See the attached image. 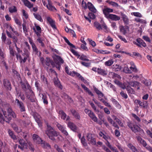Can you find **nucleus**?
Here are the masks:
<instances>
[{
	"instance_id": "b1692460",
	"label": "nucleus",
	"mask_w": 152,
	"mask_h": 152,
	"mask_svg": "<svg viewBox=\"0 0 152 152\" xmlns=\"http://www.w3.org/2000/svg\"><path fill=\"white\" fill-rule=\"evenodd\" d=\"M137 42L136 44L138 47H145L146 46V44L145 42L140 39H137Z\"/></svg>"
},
{
	"instance_id": "3c124183",
	"label": "nucleus",
	"mask_w": 152,
	"mask_h": 152,
	"mask_svg": "<svg viewBox=\"0 0 152 152\" xmlns=\"http://www.w3.org/2000/svg\"><path fill=\"white\" fill-rule=\"evenodd\" d=\"M5 56V55L4 52H2L0 48V58L1 60H4Z\"/></svg>"
},
{
	"instance_id": "37998d69",
	"label": "nucleus",
	"mask_w": 152,
	"mask_h": 152,
	"mask_svg": "<svg viewBox=\"0 0 152 152\" xmlns=\"http://www.w3.org/2000/svg\"><path fill=\"white\" fill-rule=\"evenodd\" d=\"M19 142V144L21 145L23 147H26L27 146V144L26 143L25 141L23 139H20Z\"/></svg>"
},
{
	"instance_id": "13d9d810",
	"label": "nucleus",
	"mask_w": 152,
	"mask_h": 152,
	"mask_svg": "<svg viewBox=\"0 0 152 152\" xmlns=\"http://www.w3.org/2000/svg\"><path fill=\"white\" fill-rule=\"evenodd\" d=\"M6 32L7 36L10 38H12L13 39H15V38H17L15 36H12L10 32L7 30L6 31Z\"/></svg>"
},
{
	"instance_id": "5701e85b",
	"label": "nucleus",
	"mask_w": 152,
	"mask_h": 152,
	"mask_svg": "<svg viewBox=\"0 0 152 152\" xmlns=\"http://www.w3.org/2000/svg\"><path fill=\"white\" fill-rule=\"evenodd\" d=\"M88 140L90 143L92 145H95L96 144V141L95 138L91 136L87 135V136Z\"/></svg>"
},
{
	"instance_id": "c03bdc74",
	"label": "nucleus",
	"mask_w": 152,
	"mask_h": 152,
	"mask_svg": "<svg viewBox=\"0 0 152 152\" xmlns=\"http://www.w3.org/2000/svg\"><path fill=\"white\" fill-rule=\"evenodd\" d=\"M70 50L71 52L73 53V54L74 55L77 56V57L78 58H79L80 57V55L79 54L78 52L73 49L72 48H70Z\"/></svg>"
},
{
	"instance_id": "bf43d9fd",
	"label": "nucleus",
	"mask_w": 152,
	"mask_h": 152,
	"mask_svg": "<svg viewBox=\"0 0 152 152\" xmlns=\"http://www.w3.org/2000/svg\"><path fill=\"white\" fill-rule=\"evenodd\" d=\"M120 94L121 96L124 98L126 99L128 98L127 94L126 93H124L123 91H122Z\"/></svg>"
},
{
	"instance_id": "cd10ccee",
	"label": "nucleus",
	"mask_w": 152,
	"mask_h": 152,
	"mask_svg": "<svg viewBox=\"0 0 152 152\" xmlns=\"http://www.w3.org/2000/svg\"><path fill=\"white\" fill-rule=\"evenodd\" d=\"M136 138L137 139L138 142L142 144L143 147H145L146 148V147L147 146V144L146 141L143 140L140 136L137 137Z\"/></svg>"
},
{
	"instance_id": "f8f14e48",
	"label": "nucleus",
	"mask_w": 152,
	"mask_h": 152,
	"mask_svg": "<svg viewBox=\"0 0 152 152\" xmlns=\"http://www.w3.org/2000/svg\"><path fill=\"white\" fill-rule=\"evenodd\" d=\"M15 103L20 109V112L26 111L25 106L22 102L20 101L18 99H16L15 100Z\"/></svg>"
},
{
	"instance_id": "6e6d98bb",
	"label": "nucleus",
	"mask_w": 152,
	"mask_h": 152,
	"mask_svg": "<svg viewBox=\"0 0 152 152\" xmlns=\"http://www.w3.org/2000/svg\"><path fill=\"white\" fill-rule=\"evenodd\" d=\"M126 90L128 93L132 94L134 92V90L130 87H127Z\"/></svg>"
},
{
	"instance_id": "79ce46f5",
	"label": "nucleus",
	"mask_w": 152,
	"mask_h": 152,
	"mask_svg": "<svg viewBox=\"0 0 152 152\" xmlns=\"http://www.w3.org/2000/svg\"><path fill=\"white\" fill-rule=\"evenodd\" d=\"M33 15L35 18L40 22H42L43 20L41 16L38 14L34 13Z\"/></svg>"
},
{
	"instance_id": "6e6552de",
	"label": "nucleus",
	"mask_w": 152,
	"mask_h": 152,
	"mask_svg": "<svg viewBox=\"0 0 152 152\" xmlns=\"http://www.w3.org/2000/svg\"><path fill=\"white\" fill-rule=\"evenodd\" d=\"M30 92L26 91L25 95L26 98L29 99L32 102H35L36 101V98L34 95V94L31 89V90H29Z\"/></svg>"
},
{
	"instance_id": "338daca9",
	"label": "nucleus",
	"mask_w": 152,
	"mask_h": 152,
	"mask_svg": "<svg viewBox=\"0 0 152 152\" xmlns=\"http://www.w3.org/2000/svg\"><path fill=\"white\" fill-rule=\"evenodd\" d=\"M6 37L5 34L4 33L2 34L1 39L2 41L4 42H5L6 40Z\"/></svg>"
},
{
	"instance_id": "39448f33",
	"label": "nucleus",
	"mask_w": 152,
	"mask_h": 152,
	"mask_svg": "<svg viewBox=\"0 0 152 152\" xmlns=\"http://www.w3.org/2000/svg\"><path fill=\"white\" fill-rule=\"evenodd\" d=\"M119 48H116V50L115 52L118 53H125L126 54L130 56L133 57V58H137L139 59H141L142 58V56L139 53L137 52H132V53H130L124 51H122L121 50L118 49Z\"/></svg>"
},
{
	"instance_id": "393cba45",
	"label": "nucleus",
	"mask_w": 152,
	"mask_h": 152,
	"mask_svg": "<svg viewBox=\"0 0 152 152\" xmlns=\"http://www.w3.org/2000/svg\"><path fill=\"white\" fill-rule=\"evenodd\" d=\"M47 21L49 23L52 28L53 29H56V28L55 24V21L50 16H47L46 18Z\"/></svg>"
},
{
	"instance_id": "2eb2a0df",
	"label": "nucleus",
	"mask_w": 152,
	"mask_h": 152,
	"mask_svg": "<svg viewBox=\"0 0 152 152\" xmlns=\"http://www.w3.org/2000/svg\"><path fill=\"white\" fill-rule=\"evenodd\" d=\"M3 85L4 87L7 89L11 90V85L10 81L7 79H4L3 80Z\"/></svg>"
},
{
	"instance_id": "aec40b11",
	"label": "nucleus",
	"mask_w": 152,
	"mask_h": 152,
	"mask_svg": "<svg viewBox=\"0 0 152 152\" xmlns=\"http://www.w3.org/2000/svg\"><path fill=\"white\" fill-rule=\"evenodd\" d=\"M70 111L72 114L75 118L79 120L80 119V115L77 111L74 109L70 110Z\"/></svg>"
},
{
	"instance_id": "864d4df0",
	"label": "nucleus",
	"mask_w": 152,
	"mask_h": 152,
	"mask_svg": "<svg viewBox=\"0 0 152 152\" xmlns=\"http://www.w3.org/2000/svg\"><path fill=\"white\" fill-rule=\"evenodd\" d=\"M88 40L89 42V44L91 45L92 47H94L96 46V44L94 41H93L92 39L89 38L88 39Z\"/></svg>"
},
{
	"instance_id": "ddd939ff",
	"label": "nucleus",
	"mask_w": 152,
	"mask_h": 152,
	"mask_svg": "<svg viewBox=\"0 0 152 152\" xmlns=\"http://www.w3.org/2000/svg\"><path fill=\"white\" fill-rule=\"evenodd\" d=\"M67 74L72 77L76 76L78 77L81 80H84V78L80 74L75 71L69 72L67 69Z\"/></svg>"
},
{
	"instance_id": "4d7b16f0",
	"label": "nucleus",
	"mask_w": 152,
	"mask_h": 152,
	"mask_svg": "<svg viewBox=\"0 0 152 152\" xmlns=\"http://www.w3.org/2000/svg\"><path fill=\"white\" fill-rule=\"evenodd\" d=\"M54 148L58 151V152H64L56 144H55L54 146Z\"/></svg>"
},
{
	"instance_id": "bb28decb",
	"label": "nucleus",
	"mask_w": 152,
	"mask_h": 152,
	"mask_svg": "<svg viewBox=\"0 0 152 152\" xmlns=\"http://www.w3.org/2000/svg\"><path fill=\"white\" fill-rule=\"evenodd\" d=\"M56 125L57 128L62 132L66 135V131L65 130L66 128L64 127L63 125L59 123H57Z\"/></svg>"
},
{
	"instance_id": "f03ea898",
	"label": "nucleus",
	"mask_w": 152,
	"mask_h": 152,
	"mask_svg": "<svg viewBox=\"0 0 152 152\" xmlns=\"http://www.w3.org/2000/svg\"><path fill=\"white\" fill-rule=\"evenodd\" d=\"M18 53L16 54V58L19 61L20 64L24 63L26 60L29 58V53L28 51L26 50V48L23 49L24 52L22 54V56L20 55V53L22 52L20 50V48H17V49Z\"/></svg>"
},
{
	"instance_id": "f3484780",
	"label": "nucleus",
	"mask_w": 152,
	"mask_h": 152,
	"mask_svg": "<svg viewBox=\"0 0 152 152\" xmlns=\"http://www.w3.org/2000/svg\"><path fill=\"white\" fill-rule=\"evenodd\" d=\"M2 106V101L0 99V122L2 124H4V119L2 114V112H3L5 109H3L1 107Z\"/></svg>"
},
{
	"instance_id": "2f4dec72",
	"label": "nucleus",
	"mask_w": 152,
	"mask_h": 152,
	"mask_svg": "<svg viewBox=\"0 0 152 152\" xmlns=\"http://www.w3.org/2000/svg\"><path fill=\"white\" fill-rule=\"evenodd\" d=\"M139 83L137 81H130V82L129 84L131 86L136 88L137 87V89H139L140 88L139 87Z\"/></svg>"
},
{
	"instance_id": "603ef678",
	"label": "nucleus",
	"mask_w": 152,
	"mask_h": 152,
	"mask_svg": "<svg viewBox=\"0 0 152 152\" xmlns=\"http://www.w3.org/2000/svg\"><path fill=\"white\" fill-rule=\"evenodd\" d=\"M10 53L11 56L14 57L15 55L17 53H16V51L14 50L13 48H10Z\"/></svg>"
},
{
	"instance_id": "9d476101",
	"label": "nucleus",
	"mask_w": 152,
	"mask_h": 152,
	"mask_svg": "<svg viewBox=\"0 0 152 152\" xmlns=\"http://www.w3.org/2000/svg\"><path fill=\"white\" fill-rule=\"evenodd\" d=\"M47 1L48 4L44 0H42V2L43 5L46 7L48 10L51 11L56 10L55 7L52 5V3L51 1L50 0H47Z\"/></svg>"
},
{
	"instance_id": "f704fd0d",
	"label": "nucleus",
	"mask_w": 152,
	"mask_h": 152,
	"mask_svg": "<svg viewBox=\"0 0 152 152\" xmlns=\"http://www.w3.org/2000/svg\"><path fill=\"white\" fill-rule=\"evenodd\" d=\"M127 146L133 152H139L137 149L132 144L130 143H128Z\"/></svg>"
},
{
	"instance_id": "72a5a7b5",
	"label": "nucleus",
	"mask_w": 152,
	"mask_h": 152,
	"mask_svg": "<svg viewBox=\"0 0 152 152\" xmlns=\"http://www.w3.org/2000/svg\"><path fill=\"white\" fill-rule=\"evenodd\" d=\"M42 95V99L43 101V103L45 105H47L48 104V97L45 93L41 94Z\"/></svg>"
},
{
	"instance_id": "ea45409f",
	"label": "nucleus",
	"mask_w": 152,
	"mask_h": 152,
	"mask_svg": "<svg viewBox=\"0 0 152 152\" xmlns=\"http://www.w3.org/2000/svg\"><path fill=\"white\" fill-rule=\"evenodd\" d=\"M59 114L62 119L65 120L66 118V114L62 110H60L59 112Z\"/></svg>"
},
{
	"instance_id": "5fc2aeb1",
	"label": "nucleus",
	"mask_w": 152,
	"mask_h": 152,
	"mask_svg": "<svg viewBox=\"0 0 152 152\" xmlns=\"http://www.w3.org/2000/svg\"><path fill=\"white\" fill-rule=\"evenodd\" d=\"M85 139L84 136L83 137L81 138V142L84 147H86L87 146V144L85 142Z\"/></svg>"
},
{
	"instance_id": "052dcab7",
	"label": "nucleus",
	"mask_w": 152,
	"mask_h": 152,
	"mask_svg": "<svg viewBox=\"0 0 152 152\" xmlns=\"http://www.w3.org/2000/svg\"><path fill=\"white\" fill-rule=\"evenodd\" d=\"M14 20L15 23L19 26L21 25V23L20 22L19 20L16 17L14 18Z\"/></svg>"
},
{
	"instance_id": "a18cd8bd",
	"label": "nucleus",
	"mask_w": 152,
	"mask_h": 152,
	"mask_svg": "<svg viewBox=\"0 0 152 152\" xmlns=\"http://www.w3.org/2000/svg\"><path fill=\"white\" fill-rule=\"evenodd\" d=\"M9 11L11 13L15 12L17 11V9L15 6H12L9 8Z\"/></svg>"
},
{
	"instance_id": "4468645a",
	"label": "nucleus",
	"mask_w": 152,
	"mask_h": 152,
	"mask_svg": "<svg viewBox=\"0 0 152 152\" xmlns=\"http://www.w3.org/2000/svg\"><path fill=\"white\" fill-rule=\"evenodd\" d=\"M134 103L136 104H138L141 107L143 108H147L148 107V105L147 104V102L143 101L141 102L140 100L139 99H136L134 101Z\"/></svg>"
},
{
	"instance_id": "c9c22d12",
	"label": "nucleus",
	"mask_w": 152,
	"mask_h": 152,
	"mask_svg": "<svg viewBox=\"0 0 152 152\" xmlns=\"http://www.w3.org/2000/svg\"><path fill=\"white\" fill-rule=\"evenodd\" d=\"M25 5L29 8H31L33 6V4H31L28 0H23Z\"/></svg>"
},
{
	"instance_id": "6ab92c4d",
	"label": "nucleus",
	"mask_w": 152,
	"mask_h": 152,
	"mask_svg": "<svg viewBox=\"0 0 152 152\" xmlns=\"http://www.w3.org/2000/svg\"><path fill=\"white\" fill-rule=\"evenodd\" d=\"M120 31L124 34L125 35L129 31V28L128 26H121L119 27Z\"/></svg>"
},
{
	"instance_id": "de8ad7c7",
	"label": "nucleus",
	"mask_w": 152,
	"mask_h": 152,
	"mask_svg": "<svg viewBox=\"0 0 152 152\" xmlns=\"http://www.w3.org/2000/svg\"><path fill=\"white\" fill-rule=\"evenodd\" d=\"M114 62L113 60L110 59L105 62V65L106 66H110Z\"/></svg>"
},
{
	"instance_id": "09e8293b",
	"label": "nucleus",
	"mask_w": 152,
	"mask_h": 152,
	"mask_svg": "<svg viewBox=\"0 0 152 152\" xmlns=\"http://www.w3.org/2000/svg\"><path fill=\"white\" fill-rule=\"evenodd\" d=\"M87 58V57L86 56L82 54L80 56L79 58V59L81 60L86 61H89V60Z\"/></svg>"
},
{
	"instance_id": "69168bd1",
	"label": "nucleus",
	"mask_w": 152,
	"mask_h": 152,
	"mask_svg": "<svg viewBox=\"0 0 152 152\" xmlns=\"http://www.w3.org/2000/svg\"><path fill=\"white\" fill-rule=\"evenodd\" d=\"M109 4L115 7H118L119 6V5L118 4L114 2L111 1L109 3Z\"/></svg>"
},
{
	"instance_id": "423d86ee",
	"label": "nucleus",
	"mask_w": 152,
	"mask_h": 152,
	"mask_svg": "<svg viewBox=\"0 0 152 152\" xmlns=\"http://www.w3.org/2000/svg\"><path fill=\"white\" fill-rule=\"evenodd\" d=\"M94 26L96 29L98 30H102L103 28L104 31L107 32L108 31V29L106 24L104 22L101 25L98 22L96 21L94 23Z\"/></svg>"
},
{
	"instance_id": "dca6fc26",
	"label": "nucleus",
	"mask_w": 152,
	"mask_h": 152,
	"mask_svg": "<svg viewBox=\"0 0 152 152\" xmlns=\"http://www.w3.org/2000/svg\"><path fill=\"white\" fill-rule=\"evenodd\" d=\"M102 11L104 14L105 17L107 18V17L110 14V12H113V10L105 6L104 8L103 9Z\"/></svg>"
},
{
	"instance_id": "c756f323",
	"label": "nucleus",
	"mask_w": 152,
	"mask_h": 152,
	"mask_svg": "<svg viewBox=\"0 0 152 152\" xmlns=\"http://www.w3.org/2000/svg\"><path fill=\"white\" fill-rule=\"evenodd\" d=\"M68 126L73 131L76 132L77 130V127L73 123L69 122Z\"/></svg>"
},
{
	"instance_id": "e2e57ef3",
	"label": "nucleus",
	"mask_w": 152,
	"mask_h": 152,
	"mask_svg": "<svg viewBox=\"0 0 152 152\" xmlns=\"http://www.w3.org/2000/svg\"><path fill=\"white\" fill-rule=\"evenodd\" d=\"M144 84L146 86H149L151 84V81L150 80H145L144 82Z\"/></svg>"
},
{
	"instance_id": "4c0bfd02",
	"label": "nucleus",
	"mask_w": 152,
	"mask_h": 152,
	"mask_svg": "<svg viewBox=\"0 0 152 152\" xmlns=\"http://www.w3.org/2000/svg\"><path fill=\"white\" fill-rule=\"evenodd\" d=\"M8 132L10 136L13 140H17L16 137L15 135L14 134L13 131H12L10 129H9Z\"/></svg>"
},
{
	"instance_id": "4be33fe9",
	"label": "nucleus",
	"mask_w": 152,
	"mask_h": 152,
	"mask_svg": "<svg viewBox=\"0 0 152 152\" xmlns=\"http://www.w3.org/2000/svg\"><path fill=\"white\" fill-rule=\"evenodd\" d=\"M121 18L123 21L124 23L126 24H129V19L127 16L124 13L121 12Z\"/></svg>"
},
{
	"instance_id": "20e7f679",
	"label": "nucleus",
	"mask_w": 152,
	"mask_h": 152,
	"mask_svg": "<svg viewBox=\"0 0 152 152\" xmlns=\"http://www.w3.org/2000/svg\"><path fill=\"white\" fill-rule=\"evenodd\" d=\"M2 113L5 117V119L4 118V121L7 123H9L12 119V116L13 118L16 117L15 114L12 112V109L7 107L5 109Z\"/></svg>"
},
{
	"instance_id": "e433bc0d",
	"label": "nucleus",
	"mask_w": 152,
	"mask_h": 152,
	"mask_svg": "<svg viewBox=\"0 0 152 152\" xmlns=\"http://www.w3.org/2000/svg\"><path fill=\"white\" fill-rule=\"evenodd\" d=\"M94 90L96 93L99 96L98 98H100V96L103 97L104 96L103 94L96 87L94 88Z\"/></svg>"
},
{
	"instance_id": "a878e982",
	"label": "nucleus",
	"mask_w": 152,
	"mask_h": 152,
	"mask_svg": "<svg viewBox=\"0 0 152 152\" xmlns=\"http://www.w3.org/2000/svg\"><path fill=\"white\" fill-rule=\"evenodd\" d=\"M107 19H110L114 21H118L120 19V18L119 16L112 14H110L108 16L107 18Z\"/></svg>"
},
{
	"instance_id": "8fccbe9b",
	"label": "nucleus",
	"mask_w": 152,
	"mask_h": 152,
	"mask_svg": "<svg viewBox=\"0 0 152 152\" xmlns=\"http://www.w3.org/2000/svg\"><path fill=\"white\" fill-rule=\"evenodd\" d=\"M12 72L14 74V75L17 77V78H21V76L20 75L18 72L16 70L13 69L12 70Z\"/></svg>"
},
{
	"instance_id": "f257e3e1",
	"label": "nucleus",
	"mask_w": 152,
	"mask_h": 152,
	"mask_svg": "<svg viewBox=\"0 0 152 152\" xmlns=\"http://www.w3.org/2000/svg\"><path fill=\"white\" fill-rule=\"evenodd\" d=\"M55 62L50 58H47L44 63L47 66L50 67H54L55 66L60 70L61 67V63H64V61L60 56L56 54H54L52 56Z\"/></svg>"
},
{
	"instance_id": "1a4fd4ad",
	"label": "nucleus",
	"mask_w": 152,
	"mask_h": 152,
	"mask_svg": "<svg viewBox=\"0 0 152 152\" xmlns=\"http://www.w3.org/2000/svg\"><path fill=\"white\" fill-rule=\"evenodd\" d=\"M127 126L131 129L132 131L134 133L140 131L141 129L137 125L134 124L130 122H129L127 123Z\"/></svg>"
},
{
	"instance_id": "473e14b6",
	"label": "nucleus",
	"mask_w": 152,
	"mask_h": 152,
	"mask_svg": "<svg viewBox=\"0 0 152 152\" xmlns=\"http://www.w3.org/2000/svg\"><path fill=\"white\" fill-rule=\"evenodd\" d=\"M88 6L89 10L91 11L94 12H96L97 10L93 4L91 2L88 3Z\"/></svg>"
},
{
	"instance_id": "49530a36",
	"label": "nucleus",
	"mask_w": 152,
	"mask_h": 152,
	"mask_svg": "<svg viewBox=\"0 0 152 152\" xmlns=\"http://www.w3.org/2000/svg\"><path fill=\"white\" fill-rule=\"evenodd\" d=\"M131 15H134L135 17L139 18H141L142 17V15L139 12H132L131 13Z\"/></svg>"
},
{
	"instance_id": "a19ab883",
	"label": "nucleus",
	"mask_w": 152,
	"mask_h": 152,
	"mask_svg": "<svg viewBox=\"0 0 152 152\" xmlns=\"http://www.w3.org/2000/svg\"><path fill=\"white\" fill-rule=\"evenodd\" d=\"M89 103L91 105V107L94 109V110L96 112H99V111L98 109H97L94 103L92 102L89 101Z\"/></svg>"
},
{
	"instance_id": "58836bf2",
	"label": "nucleus",
	"mask_w": 152,
	"mask_h": 152,
	"mask_svg": "<svg viewBox=\"0 0 152 152\" xmlns=\"http://www.w3.org/2000/svg\"><path fill=\"white\" fill-rule=\"evenodd\" d=\"M112 68L114 71H120L121 69V67L119 65H114L112 66Z\"/></svg>"
},
{
	"instance_id": "a211bd4d",
	"label": "nucleus",
	"mask_w": 152,
	"mask_h": 152,
	"mask_svg": "<svg viewBox=\"0 0 152 152\" xmlns=\"http://www.w3.org/2000/svg\"><path fill=\"white\" fill-rule=\"evenodd\" d=\"M40 144L43 149H51V148L50 145L47 142L43 140L42 141H41V142Z\"/></svg>"
},
{
	"instance_id": "7c9ffc66",
	"label": "nucleus",
	"mask_w": 152,
	"mask_h": 152,
	"mask_svg": "<svg viewBox=\"0 0 152 152\" xmlns=\"http://www.w3.org/2000/svg\"><path fill=\"white\" fill-rule=\"evenodd\" d=\"M92 50L97 53H104V54H109L110 53V52L107 51L106 50H100L97 49L96 48H93L92 49Z\"/></svg>"
},
{
	"instance_id": "774afa93",
	"label": "nucleus",
	"mask_w": 152,
	"mask_h": 152,
	"mask_svg": "<svg viewBox=\"0 0 152 152\" xmlns=\"http://www.w3.org/2000/svg\"><path fill=\"white\" fill-rule=\"evenodd\" d=\"M111 26L112 28L116 30L117 29V27L115 22H113L111 23Z\"/></svg>"
},
{
	"instance_id": "c85d7f7f",
	"label": "nucleus",
	"mask_w": 152,
	"mask_h": 152,
	"mask_svg": "<svg viewBox=\"0 0 152 152\" xmlns=\"http://www.w3.org/2000/svg\"><path fill=\"white\" fill-rule=\"evenodd\" d=\"M97 72L98 74L103 76H106L107 75V70L102 69L101 68H98L97 69Z\"/></svg>"
},
{
	"instance_id": "412c9836",
	"label": "nucleus",
	"mask_w": 152,
	"mask_h": 152,
	"mask_svg": "<svg viewBox=\"0 0 152 152\" xmlns=\"http://www.w3.org/2000/svg\"><path fill=\"white\" fill-rule=\"evenodd\" d=\"M32 138L34 142L38 144H40L41 142V141L42 140L38 135L35 134L33 135Z\"/></svg>"
},
{
	"instance_id": "680f3d73",
	"label": "nucleus",
	"mask_w": 152,
	"mask_h": 152,
	"mask_svg": "<svg viewBox=\"0 0 152 152\" xmlns=\"http://www.w3.org/2000/svg\"><path fill=\"white\" fill-rule=\"evenodd\" d=\"M132 115L138 122H140V118L135 114L132 113Z\"/></svg>"
},
{
	"instance_id": "0eeeda50",
	"label": "nucleus",
	"mask_w": 152,
	"mask_h": 152,
	"mask_svg": "<svg viewBox=\"0 0 152 152\" xmlns=\"http://www.w3.org/2000/svg\"><path fill=\"white\" fill-rule=\"evenodd\" d=\"M20 83L21 85L22 88L25 92H26L27 89L31 90V87L27 80L25 78L23 79V81H21Z\"/></svg>"
},
{
	"instance_id": "7ed1b4c3",
	"label": "nucleus",
	"mask_w": 152,
	"mask_h": 152,
	"mask_svg": "<svg viewBox=\"0 0 152 152\" xmlns=\"http://www.w3.org/2000/svg\"><path fill=\"white\" fill-rule=\"evenodd\" d=\"M45 134L49 138L53 141L55 140V137H57L59 133L56 131L51 126L48 124L47 125V129L45 131Z\"/></svg>"
},
{
	"instance_id": "9b49d317",
	"label": "nucleus",
	"mask_w": 152,
	"mask_h": 152,
	"mask_svg": "<svg viewBox=\"0 0 152 152\" xmlns=\"http://www.w3.org/2000/svg\"><path fill=\"white\" fill-rule=\"evenodd\" d=\"M84 111L86 114H87L91 118L94 122H97V118L94 112L91 110L88 109H85Z\"/></svg>"
},
{
	"instance_id": "0e129e2a",
	"label": "nucleus",
	"mask_w": 152,
	"mask_h": 152,
	"mask_svg": "<svg viewBox=\"0 0 152 152\" xmlns=\"http://www.w3.org/2000/svg\"><path fill=\"white\" fill-rule=\"evenodd\" d=\"M112 75L113 76V78H114L115 77H117V78L120 79L121 78V76L120 75H118L117 74H116L114 72L112 73Z\"/></svg>"
}]
</instances>
